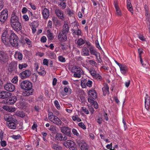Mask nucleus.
Listing matches in <instances>:
<instances>
[{
    "instance_id": "1",
    "label": "nucleus",
    "mask_w": 150,
    "mask_h": 150,
    "mask_svg": "<svg viewBox=\"0 0 150 150\" xmlns=\"http://www.w3.org/2000/svg\"><path fill=\"white\" fill-rule=\"evenodd\" d=\"M10 23L12 28L17 32L19 31L22 29L21 23L19 21V18L14 13L11 14Z\"/></svg>"
},
{
    "instance_id": "2",
    "label": "nucleus",
    "mask_w": 150,
    "mask_h": 150,
    "mask_svg": "<svg viewBox=\"0 0 150 150\" xmlns=\"http://www.w3.org/2000/svg\"><path fill=\"white\" fill-rule=\"evenodd\" d=\"M21 88L25 90V96H28L32 94L34 92V89L32 88V84L31 82L28 81H24L21 83Z\"/></svg>"
},
{
    "instance_id": "3",
    "label": "nucleus",
    "mask_w": 150,
    "mask_h": 150,
    "mask_svg": "<svg viewBox=\"0 0 150 150\" xmlns=\"http://www.w3.org/2000/svg\"><path fill=\"white\" fill-rule=\"evenodd\" d=\"M10 30H7L4 31L1 35V41L6 46H9L10 44Z\"/></svg>"
},
{
    "instance_id": "4",
    "label": "nucleus",
    "mask_w": 150,
    "mask_h": 150,
    "mask_svg": "<svg viewBox=\"0 0 150 150\" xmlns=\"http://www.w3.org/2000/svg\"><path fill=\"white\" fill-rule=\"evenodd\" d=\"M10 44L13 47H17L18 45L19 40L18 36L14 33L10 32L9 36Z\"/></svg>"
},
{
    "instance_id": "5",
    "label": "nucleus",
    "mask_w": 150,
    "mask_h": 150,
    "mask_svg": "<svg viewBox=\"0 0 150 150\" xmlns=\"http://www.w3.org/2000/svg\"><path fill=\"white\" fill-rule=\"evenodd\" d=\"M71 71L74 73V76L75 77L80 78L81 75L83 74V71L79 67L75 66L73 67Z\"/></svg>"
},
{
    "instance_id": "6",
    "label": "nucleus",
    "mask_w": 150,
    "mask_h": 150,
    "mask_svg": "<svg viewBox=\"0 0 150 150\" xmlns=\"http://www.w3.org/2000/svg\"><path fill=\"white\" fill-rule=\"evenodd\" d=\"M8 18V11L7 9H4L0 14V21L2 24L6 22Z\"/></svg>"
},
{
    "instance_id": "7",
    "label": "nucleus",
    "mask_w": 150,
    "mask_h": 150,
    "mask_svg": "<svg viewBox=\"0 0 150 150\" xmlns=\"http://www.w3.org/2000/svg\"><path fill=\"white\" fill-rule=\"evenodd\" d=\"M17 63L15 62H12L8 65V71L12 73L13 72L17 73H18L17 70Z\"/></svg>"
},
{
    "instance_id": "8",
    "label": "nucleus",
    "mask_w": 150,
    "mask_h": 150,
    "mask_svg": "<svg viewBox=\"0 0 150 150\" xmlns=\"http://www.w3.org/2000/svg\"><path fill=\"white\" fill-rule=\"evenodd\" d=\"M71 128L64 126L60 127L61 131L66 135L69 137H71Z\"/></svg>"
},
{
    "instance_id": "9",
    "label": "nucleus",
    "mask_w": 150,
    "mask_h": 150,
    "mask_svg": "<svg viewBox=\"0 0 150 150\" xmlns=\"http://www.w3.org/2000/svg\"><path fill=\"white\" fill-rule=\"evenodd\" d=\"M4 88L6 91L12 92L14 91L15 87V86L10 83H7L4 86Z\"/></svg>"
},
{
    "instance_id": "10",
    "label": "nucleus",
    "mask_w": 150,
    "mask_h": 150,
    "mask_svg": "<svg viewBox=\"0 0 150 150\" xmlns=\"http://www.w3.org/2000/svg\"><path fill=\"white\" fill-rule=\"evenodd\" d=\"M77 143L81 150H88V146L87 144L83 140H78Z\"/></svg>"
},
{
    "instance_id": "11",
    "label": "nucleus",
    "mask_w": 150,
    "mask_h": 150,
    "mask_svg": "<svg viewBox=\"0 0 150 150\" xmlns=\"http://www.w3.org/2000/svg\"><path fill=\"white\" fill-rule=\"evenodd\" d=\"M88 94L89 97L88 99H88L93 100L96 99L97 97V94L95 90H90L88 92Z\"/></svg>"
},
{
    "instance_id": "12",
    "label": "nucleus",
    "mask_w": 150,
    "mask_h": 150,
    "mask_svg": "<svg viewBox=\"0 0 150 150\" xmlns=\"http://www.w3.org/2000/svg\"><path fill=\"white\" fill-rule=\"evenodd\" d=\"M31 75V72L29 70H25L19 74L21 79H25L29 77Z\"/></svg>"
},
{
    "instance_id": "13",
    "label": "nucleus",
    "mask_w": 150,
    "mask_h": 150,
    "mask_svg": "<svg viewBox=\"0 0 150 150\" xmlns=\"http://www.w3.org/2000/svg\"><path fill=\"white\" fill-rule=\"evenodd\" d=\"M63 145L67 148H70L74 146L76 144L74 141L69 140L64 142Z\"/></svg>"
},
{
    "instance_id": "14",
    "label": "nucleus",
    "mask_w": 150,
    "mask_h": 150,
    "mask_svg": "<svg viewBox=\"0 0 150 150\" xmlns=\"http://www.w3.org/2000/svg\"><path fill=\"white\" fill-rule=\"evenodd\" d=\"M67 34L62 32H60L59 33L58 39L60 41L65 42L67 39Z\"/></svg>"
},
{
    "instance_id": "15",
    "label": "nucleus",
    "mask_w": 150,
    "mask_h": 150,
    "mask_svg": "<svg viewBox=\"0 0 150 150\" xmlns=\"http://www.w3.org/2000/svg\"><path fill=\"white\" fill-rule=\"evenodd\" d=\"M11 94L7 91H3L0 92V98L4 99L10 96Z\"/></svg>"
},
{
    "instance_id": "16",
    "label": "nucleus",
    "mask_w": 150,
    "mask_h": 150,
    "mask_svg": "<svg viewBox=\"0 0 150 150\" xmlns=\"http://www.w3.org/2000/svg\"><path fill=\"white\" fill-rule=\"evenodd\" d=\"M17 99L16 97L15 96L9 98L6 101L7 104L8 105H13L16 102Z\"/></svg>"
},
{
    "instance_id": "17",
    "label": "nucleus",
    "mask_w": 150,
    "mask_h": 150,
    "mask_svg": "<svg viewBox=\"0 0 150 150\" xmlns=\"http://www.w3.org/2000/svg\"><path fill=\"white\" fill-rule=\"evenodd\" d=\"M42 14L43 18L47 19L50 16L49 11L47 8H44L42 11Z\"/></svg>"
},
{
    "instance_id": "18",
    "label": "nucleus",
    "mask_w": 150,
    "mask_h": 150,
    "mask_svg": "<svg viewBox=\"0 0 150 150\" xmlns=\"http://www.w3.org/2000/svg\"><path fill=\"white\" fill-rule=\"evenodd\" d=\"M52 122L59 126L61 125L63 123L61 120L55 115H54L53 120H52Z\"/></svg>"
},
{
    "instance_id": "19",
    "label": "nucleus",
    "mask_w": 150,
    "mask_h": 150,
    "mask_svg": "<svg viewBox=\"0 0 150 150\" xmlns=\"http://www.w3.org/2000/svg\"><path fill=\"white\" fill-rule=\"evenodd\" d=\"M114 4L116 10V15L118 16H121V13L120 8L118 5L117 1H114Z\"/></svg>"
},
{
    "instance_id": "20",
    "label": "nucleus",
    "mask_w": 150,
    "mask_h": 150,
    "mask_svg": "<svg viewBox=\"0 0 150 150\" xmlns=\"http://www.w3.org/2000/svg\"><path fill=\"white\" fill-rule=\"evenodd\" d=\"M7 56L3 52L0 51V62H5L7 60Z\"/></svg>"
},
{
    "instance_id": "21",
    "label": "nucleus",
    "mask_w": 150,
    "mask_h": 150,
    "mask_svg": "<svg viewBox=\"0 0 150 150\" xmlns=\"http://www.w3.org/2000/svg\"><path fill=\"white\" fill-rule=\"evenodd\" d=\"M52 20L55 27L59 28L61 26L62 23L60 21L58 20L56 18L53 17Z\"/></svg>"
},
{
    "instance_id": "22",
    "label": "nucleus",
    "mask_w": 150,
    "mask_h": 150,
    "mask_svg": "<svg viewBox=\"0 0 150 150\" xmlns=\"http://www.w3.org/2000/svg\"><path fill=\"white\" fill-rule=\"evenodd\" d=\"M69 25L67 22H64L62 32L67 34L69 31Z\"/></svg>"
},
{
    "instance_id": "23",
    "label": "nucleus",
    "mask_w": 150,
    "mask_h": 150,
    "mask_svg": "<svg viewBox=\"0 0 150 150\" xmlns=\"http://www.w3.org/2000/svg\"><path fill=\"white\" fill-rule=\"evenodd\" d=\"M145 108L147 109L149 108L150 104V98L147 94H146L145 97Z\"/></svg>"
},
{
    "instance_id": "24",
    "label": "nucleus",
    "mask_w": 150,
    "mask_h": 150,
    "mask_svg": "<svg viewBox=\"0 0 150 150\" xmlns=\"http://www.w3.org/2000/svg\"><path fill=\"white\" fill-rule=\"evenodd\" d=\"M51 147L54 150H61L62 147L58 143L52 142L51 144Z\"/></svg>"
},
{
    "instance_id": "25",
    "label": "nucleus",
    "mask_w": 150,
    "mask_h": 150,
    "mask_svg": "<svg viewBox=\"0 0 150 150\" xmlns=\"http://www.w3.org/2000/svg\"><path fill=\"white\" fill-rule=\"evenodd\" d=\"M55 13L60 19H62L64 18L63 12L60 9H56L55 10Z\"/></svg>"
},
{
    "instance_id": "26",
    "label": "nucleus",
    "mask_w": 150,
    "mask_h": 150,
    "mask_svg": "<svg viewBox=\"0 0 150 150\" xmlns=\"http://www.w3.org/2000/svg\"><path fill=\"white\" fill-rule=\"evenodd\" d=\"M89 49L90 50L91 54L92 55H95L97 57H98V54H99V53L96 51L94 47L93 46L90 47Z\"/></svg>"
},
{
    "instance_id": "27",
    "label": "nucleus",
    "mask_w": 150,
    "mask_h": 150,
    "mask_svg": "<svg viewBox=\"0 0 150 150\" xmlns=\"http://www.w3.org/2000/svg\"><path fill=\"white\" fill-rule=\"evenodd\" d=\"M102 91L103 92V95L105 96L107 93H109V87L107 84H105L104 87L102 88Z\"/></svg>"
},
{
    "instance_id": "28",
    "label": "nucleus",
    "mask_w": 150,
    "mask_h": 150,
    "mask_svg": "<svg viewBox=\"0 0 150 150\" xmlns=\"http://www.w3.org/2000/svg\"><path fill=\"white\" fill-rule=\"evenodd\" d=\"M83 54L82 55L85 56H88L89 55V50L86 47H83L82 50Z\"/></svg>"
},
{
    "instance_id": "29",
    "label": "nucleus",
    "mask_w": 150,
    "mask_h": 150,
    "mask_svg": "<svg viewBox=\"0 0 150 150\" xmlns=\"http://www.w3.org/2000/svg\"><path fill=\"white\" fill-rule=\"evenodd\" d=\"M66 1H61L58 3V6L61 7L63 9H65L66 7Z\"/></svg>"
},
{
    "instance_id": "30",
    "label": "nucleus",
    "mask_w": 150,
    "mask_h": 150,
    "mask_svg": "<svg viewBox=\"0 0 150 150\" xmlns=\"http://www.w3.org/2000/svg\"><path fill=\"white\" fill-rule=\"evenodd\" d=\"M62 136L63 135L62 134L60 133H58L56 134L55 139L58 141H62Z\"/></svg>"
},
{
    "instance_id": "31",
    "label": "nucleus",
    "mask_w": 150,
    "mask_h": 150,
    "mask_svg": "<svg viewBox=\"0 0 150 150\" xmlns=\"http://www.w3.org/2000/svg\"><path fill=\"white\" fill-rule=\"evenodd\" d=\"M120 68L122 73L123 74H125L127 70V67L126 65H122L121 67Z\"/></svg>"
},
{
    "instance_id": "32",
    "label": "nucleus",
    "mask_w": 150,
    "mask_h": 150,
    "mask_svg": "<svg viewBox=\"0 0 150 150\" xmlns=\"http://www.w3.org/2000/svg\"><path fill=\"white\" fill-rule=\"evenodd\" d=\"M8 126L11 129H15L16 128L15 124L12 121L11 122L7 123Z\"/></svg>"
},
{
    "instance_id": "33",
    "label": "nucleus",
    "mask_w": 150,
    "mask_h": 150,
    "mask_svg": "<svg viewBox=\"0 0 150 150\" xmlns=\"http://www.w3.org/2000/svg\"><path fill=\"white\" fill-rule=\"evenodd\" d=\"M47 33H48L47 37L48 39L50 40H52L54 38L52 33L50 32V30H47Z\"/></svg>"
},
{
    "instance_id": "34",
    "label": "nucleus",
    "mask_w": 150,
    "mask_h": 150,
    "mask_svg": "<svg viewBox=\"0 0 150 150\" xmlns=\"http://www.w3.org/2000/svg\"><path fill=\"white\" fill-rule=\"evenodd\" d=\"M88 102L92 103V105H93L95 108L97 109L98 108V105L96 101H95L93 100L88 99Z\"/></svg>"
},
{
    "instance_id": "35",
    "label": "nucleus",
    "mask_w": 150,
    "mask_h": 150,
    "mask_svg": "<svg viewBox=\"0 0 150 150\" xmlns=\"http://www.w3.org/2000/svg\"><path fill=\"white\" fill-rule=\"evenodd\" d=\"M68 87H68L67 86L65 87L64 88V90L65 93H67L68 94L70 95L71 93L72 90Z\"/></svg>"
},
{
    "instance_id": "36",
    "label": "nucleus",
    "mask_w": 150,
    "mask_h": 150,
    "mask_svg": "<svg viewBox=\"0 0 150 150\" xmlns=\"http://www.w3.org/2000/svg\"><path fill=\"white\" fill-rule=\"evenodd\" d=\"M85 41L82 38L79 39L77 41V45L79 46H81L84 44Z\"/></svg>"
},
{
    "instance_id": "37",
    "label": "nucleus",
    "mask_w": 150,
    "mask_h": 150,
    "mask_svg": "<svg viewBox=\"0 0 150 150\" xmlns=\"http://www.w3.org/2000/svg\"><path fill=\"white\" fill-rule=\"evenodd\" d=\"M49 129L53 133H55L57 132L56 127L53 126H51Z\"/></svg>"
},
{
    "instance_id": "38",
    "label": "nucleus",
    "mask_w": 150,
    "mask_h": 150,
    "mask_svg": "<svg viewBox=\"0 0 150 150\" xmlns=\"http://www.w3.org/2000/svg\"><path fill=\"white\" fill-rule=\"evenodd\" d=\"M25 40L26 44L29 45V47H31L32 46V42L30 40L27 38H25Z\"/></svg>"
},
{
    "instance_id": "39",
    "label": "nucleus",
    "mask_w": 150,
    "mask_h": 150,
    "mask_svg": "<svg viewBox=\"0 0 150 150\" xmlns=\"http://www.w3.org/2000/svg\"><path fill=\"white\" fill-rule=\"evenodd\" d=\"M127 8L128 10L130 11L131 13L133 14V10L132 8V6L131 3L128 4H127Z\"/></svg>"
},
{
    "instance_id": "40",
    "label": "nucleus",
    "mask_w": 150,
    "mask_h": 150,
    "mask_svg": "<svg viewBox=\"0 0 150 150\" xmlns=\"http://www.w3.org/2000/svg\"><path fill=\"white\" fill-rule=\"evenodd\" d=\"M27 66L28 65L26 63L22 64L19 65L18 67L20 69H22L23 68H26Z\"/></svg>"
},
{
    "instance_id": "41",
    "label": "nucleus",
    "mask_w": 150,
    "mask_h": 150,
    "mask_svg": "<svg viewBox=\"0 0 150 150\" xmlns=\"http://www.w3.org/2000/svg\"><path fill=\"white\" fill-rule=\"evenodd\" d=\"M54 103L55 107H56L57 109L59 110L60 109V106L58 101L57 100H55L54 101Z\"/></svg>"
},
{
    "instance_id": "42",
    "label": "nucleus",
    "mask_w": 150,
    "mask_h": 150,
    "mask_svg": "<svg viewBox=\"0 0 150 150\" xmlns=\"http://www.w3.org/2000/svg\"><path fill=\"white\" fill-rule=\"evenodd\" d=\"M59 60L62 62H66L65 58L62 56H59L58 57Z\"/></svg>"
},
{
    "instance_id": "43",
    "label": "nucleus",
    "mask_w": 150,
    "mask_h": 150,
    "mask_svg": "<svg viewBox=\"0 0 150 150\" xmlns=\"http://www.w3.org/2000/svg\"><path fill=\"white\" fill-rule=\"evenodd\" d=\"M89 64L93 66H96L97 65V63L95 61L93 60H90L89 61Z\"/></svg>"
},
{
    "instance_id": "44",
    "label": "nucleus",
    "mask_w": 150,
    "mask_h": 150,
    "mask_svg": "<svg viewBox=\"0 0 150 150\" xmlns=\"http://www.w3.org/2000/svg\"><path fill=\"white\" fill-rule=\"evenodd\" d=\"M16 55L18 56V59L20 60H21L23 58V55L20 52L16 53Z\"/></svg>"
},
{
    "instance_id": "45",
    "label": "nucleus",
    "mask_w": 150,
    "mask_h": 150,
    "mask_svg": "<svg viewBox=\"0 0 150 150\" xmlns=\"http://www.w3.org/2000/svg\"><path fill=\"white\" fill-rule=\"evenodd\" d=\"M87 81L85 79H83L81 81V85L83 88H85L86 87V82Z\"/></svg>"
},
{
    "instance_id": "46",
    "label": "nucleus",
    "mask_w": 150,
    "mask_h": 150,
    "mask_svg": "<svg viewBox=\"0 0 150 150\" xmlns=\"http://www.w3.org/2000/svg\"><path fill=\"white\" fill-rule=\"evenodd\" d=\"M49 56L51 59H53L54 57V53L53 52L49 51Z\"/></svg>"
},
{
    "instance_id": "47",
    "label": "nucleus",
    "mask_w": 150,
    "mask_h": 150,
    "mask_svg": "<svg viewBox=\"0 0 150 150\" xmlns=\"http://www.w3.org/2000/svg\"><path fill=\"white\" fill-rule=\"evenodd\" d=\"M18 81V77L15 76L12 79V80H11V81L13 83H16Z\"/></svg>"
},
{
    "instance_id": "48",
    "label": "nucleus",
    "mask_w": 150,
    "mask_h": 150,
    "mask_svg": "<svg viewBox=\"0 0 150 150\" xmlns=\"http://www.w3.org/2000/svg\"><path fill=\"white\" fill-rule=\"evenodd\" d=\"M79 127L83 128V129H85L86 128V127L83 122L79 123L78 125Z\"/></svg>"
},
{
    "instance_id": "49",
    "label": "nucleus",
    "mask_w": 150,
    "mask_h": 150,
    "mask_svg": "<svg viewBox=\"0 0 150 150\" xmlns=\"http://www.w3.org/2000/svg\"><path fill=\"white\" fill-rule=\"evenodd\" d=\"M31 27L33 33V34L35 33L36 31V28L35 25L34 24H32Z\"/></svg>"
},
{
    "instance_id": "50",
    "label": "nucleus",
    "mask_w": 150,
    "mask_h": 150,
    "mask_svg": "<svg viewBox=\"0 0 150 150\" xmlns=\"http://www.w3.org/2000/svg\"><path fill=\"white\" fill-rule=\"evenodd\" d=\"M82 111L86 114H89V111L86 107H82Z\"/></svg>"
},
{
    "instance_id": "51",
    "label": "nucleus",
    "mask_w": 150,
    "mask_h": 150,
    "mask_svg": "<svg viewBox=\"0 0 150 150\" xmlns=\"http://www.w3.org/2000/svg\"><path fill=\"white\" fill-rule=\"evenodd\" d=\"M4 2L3 0H0V11L3 8Z\"/></svg>"
},
{
    "instance_id": "52",
    "label": "nucleus",
    "mask_w": 150,
    "mask_h": 150,
    "mask_svg": "<svg viewBox=\"0 0 150 150\" xmlns=\"http://www.w3.org/2000/svg\"><path fill=\"white\" fill-rule=\"evenodd\" d=\"M72 132L73 134L74 135H76L77 137L79 136V134L77 132V130L76 129H73L72 130Z\"/></svg>"
},
{
    "instance_id": "53",
    "label": "nucleus",
    "mask_w": 150,
    "mask_h": 150,
    "mask_svg": "<svg viewBox=\"0 0 150 150\" xmlns=\"http://www.w3.org/2000/svg\"><path fill=\"white\" fill-rule=\"evenodd\" d=\"M146 23L147 25V27L149 30V32L150 33V19L146 20Z\"/></svg>"
},
{
    "instance_id": "54",
    "label": "nucleus",
    "mask_w": 150,
    "mask_h": 150,
    "mask_svg": "<svg viewBox=\"0 0 150 150\" xmlns=\"http://www.w3.org/2000/svg\"><path fill=\"white\" fill-rule=\"evenodd\" d=\"M92 82L91 81L88 80L87 82H86V85L89 87H91L92 86Z\"/></svg>"
},
{
    "instance_id": "55",
    "label": "nucleus",
    "mask_w": 150,
    "mask_h": 150,
    "mask_svg": "<svg viewBox=\"0 0 150 150\" xmlns=\"http://www.w3.org/2000/svg\"><path fill=\"white\" fill-rule=\"evenodd\" d=\"M96 79L100 80L101 79V77L98 74L96 73V75L93 77Z\"/></svg>"
},
{
    "instance_id": "56",
    "label": "nucleus",
    "mask_w": 150,
    "mask_h": 150,
    "mask_svg": "<svg viewBox=\"0 0 150 150\" xmlns=\"http://www.w3.org/2000/svg\"><path fill=\"white\" fill-rule=\"evenodd\" d=\"M52 23L51 21L50 20L47 23V27L49 28H52Z\"/></svg>"
},
{
    "instance_id": "57",
    "label": "nucleus",
    "mask_w": 150,
    "mask_h": 150,
    "mask_svg": "<svg viewBox=\"0 0 150 150\" xmlns=\"http://www.w3.org/2000/svg\"><path fill=\"white\" fill-rule=\"evenodd\" d=\"M5 120L7 122H11L12 120L11 117L8 116V117H6L4 118Z\"/></svg>"
},
{
    "instance_id": "58",
    "label": "nucleus",
    "mask_w": 150,
    "mask_h": 150,
    "mask_svg": "<svg viewBox=\"0 0 150 150\" xmlns=\"http://www.w3.org/2000/svg\"><path fill=\"white\" fill-rule=\"evenodd\" d=\"M17 114L18 116L21 117H23L25 116L23 112H19L17 113Z\"/></svg>"
},
{
    "instance_id": "59",
    "label": "nucleus",
    "mask_w": 150,
    "mask_h": 150,
    "mask_svg": "<svg viewBox=\"0 0 150 150\" xmlns=\"http://www.w3.org/2000/svg\"><path fill=\"white\" fill-rule=\"evenodd\" d=\"M20 135L18 134L17 135H13L12 136V137L14 139H17L20 137Z\"/></svg>"
},
{
    "instance_id": "60",
    "label": "nucleus",
    "mask_w": 150,
    "mask_h": 150,
    "mask_svg": "<svg viewBox=\"0 0 150 150\" xmlns=\"http://www.w3.org/2000/svg\"><path fill=\"white\" fill-rule=\"evenodd\" d=\"M139 38L141 40L143 41H145L146 39L144 38V37L142 35H139Z\"/></svg>"
},
{
    "instance_id": "61",
    "label": "nucleus",
    "mask_w": 150,
    "mask_h": 150,
    "mask_svg": "<svg viewBox=\"0 0 150 150\" xmlns=\"http://www.w3.org/2000/svg\"><path fill=\"white\" fill-rule=\"evenodd\" d=\"M1 144L2 146L4 147L6 145V143L5 141H2L1 140Z\"/></svg>"
},
{
    "instance_id": "62",
    "label": "nucleus",
    "mask_w": 150,
    "mask_h": 150,
    "mask_svg": "<svg viewBox=\"0 0 150 150\" xmlns=\"http://www.w3.org/2000/svg\"><path fill=\"white\" fill-rule=\"evenodd\" d=\"M43 64L44 65L48 66V62L47 59H45L43 60Z\"/></svg>"
},
{
    "instance_id": "63",
    "label": "nucleus",
    "mask_w": 150,
    "mask_h": 150,
    "mask_svg": "<svg viewBox=\"0 0 150 150\" xmlns=\"http://www.w3.org/2000/svg\"><path fill=\"white\" fill-rule=\"evenodd\" d=\"M145 16L146 20L150 19V14L149 13H145Z\"/></svg>"
},
{
    "instance_id": "64",
    "label": "nucleus",
    "mask_w": 150,
    "mask_h": 150,
    "mask_svg": "<svg viewBox=\"0 0 150 150\" xmlns=\"http://www.w3.org/2000/svg\"><path fill=\"white\" fill-rule=\"evenodd\" d=\"M95 44L96 47L98 48L99 50H101V48L100 47L98 42V40H96L95 41Z\"/></svg>"
}]
</instances>
